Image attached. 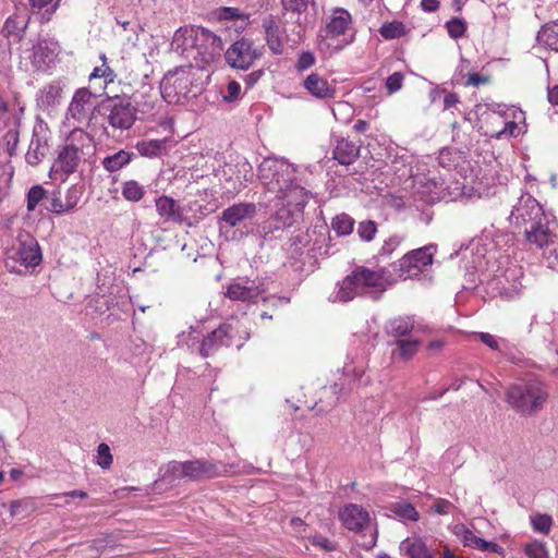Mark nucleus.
Wrapping results in <instances>:
<instances>
[{
  "label": "nucleus",
  "mask_w": 558,
  "mask_h": 558,
  "mask_svg": "<svg viewBox=\"0 0 558 558\" xmlns=\"http://www.w3.org/2000/svg\"><path fill=\"white\" fill-rule=\"evenodd\" d=\"M223 49L222 39L207 28L199 26H184L177 29V53L185 59L179 68H202L213 62Z\"/></svg>",
  "instance_id": "nucleus-1"
},
{
  "label": "nucleus",
  "mask_w": 558,
  "mask_h": 558,
  "mask_svg": "<svg viewBox=\"0 0 558 558\" xmlns=\"http://www.w3.org/2000/svg\"><path fill=\"white\" fill-rule=\"evenodd\" d=\"M510 222L517 228H524L525 240L538 248L553 244L554 231L542 205L531 194H522L513 205Z\"/></svg>",
  "instance_id": "nucleus-2"
},
{
  "label": "nucleus",
  "mask_w": 558,
  "mask_h": 558,
  "mask_svg": "<svg viewBox=\"0 0 558 558\" xmlns=\"http://www.w3.org/2000/svg\"><path fill=\"white\" fill-rule=\"evenodd\" d=\"M548 395L547 386L541 379L529 377L508 387L506 401L517 413L533 415L544 408Z\"/></svg>",
  "instance_id": "nucleus-3"
},
{
  "label": "nucleus",
  "mask_w": 558,
  "mask_h": 558,
  "mask_svg": "<svg viewBox=\"0 0 558 558\" xmlns=\"http://www.w3.org/2000/svg\"><path fill=\"white\" fill-rule=\"evenodd\" d=\"M93 149L92 140L82 131H74L51 167L54 179L64 180L75 172L80 161Z\"/></svg>",
  "instance_id": "nucleus-4"
},
{
  "label": "nucleus",
  "mask_w": 558,
  "mask_h": 558,
  "mask_svg": "<svg viewBox=\"0 0 558 558\" xmlns=\"http://www.w3.org/2000/svg\"><path fill=\"white\" fill-rule=\"evenodd\" d=\"M287 185L277 193L282 208L276 213V219L280 221L276 229L291 226L293 215L301 213L310 198L308 192L296 182V179Z\"/></svg>",
  "instance_id": "nucleus-5"
},
{
  "label": "nucleus",
  "mask_w": 558,
  "mask_h": 558,
  "mask_svg": "<svg viewBox=\"0 0 558 558\" xmlns=\"http://www.w3.org/2000/svg\"><path fill=\"white\" fill-rule=\"evenodd\" d=\"M296 168L284 159L268 157L258 166V178L269 191L278 193L295 180Z\"/></svg>",
  "instance_id": "nucleus-6"
},
{
  "label": "nucleus",
  "mask_w": 558,
  "mask_h": 558,
  "mask_svg": "<svg viewBox=\"0 0 558 558\" xmlns=\"http://www.w3.org/2000/svg\"><path fill=\"white\" fill-rule=\"evenodd\" d=\"M352 278L357 281L362 295L368 296L372 300H378L395 282V279L391 278L389 271L385 268L369 269L360 266L352 271Z\"/></svg>",
  "instance_id": "nucleus-7"
},
{
  "label": "nucleus",
  "mask_w": 558,
  "mask_h": 558,
  "mask_svg": "<svg viewBox=\"0 0 558 558\" xmlns=\"http://www.w3.org/2000/svg\"><path fill=\"white\" fill-rule=\"evenodd\" d=\"M226 328H217L211 331L206 338H202V333L195 329H191L186 336L184 332L178 336L180 343H185L192 351L197 350L202 356L207 357L214 354L220 347L230 344L231 341H227L225 336L227 335Z\"/></svg>",
  "instance_id": "nucleus-8"
},
{
  "label": "nucleus",
  "mask_w": 558,
  "mask_h": 558,
  "mask_svg": "<svg viewBox=\"0 0 558 558\" xmlns=\"http://www.w3.org/2000/svg\"><path fill=\"white\" fill-rule=\"evenodd\" d=\"M8 259L20 263L25 267H35L41 262L40 247L29 233L21 231L13 244L7 248Z\"/></svg>",
  "instance_id": "nucleus-9"
},
{
  "label": "nucleus",
  "mask_w": 558,
  "mask_h": 558,
  "mask_svg": "<svg viewBox=\"0 0 558 558\" xmlns=\"http://www.w3.org/2000/svg\"><path fill=\"white\" fill-rule=\"evenodd\" d=\"M523 270L519 266L509 267L501 275L488 281V289L494 296L510 301L521 295Z\"/></svg>",
  "instance_id": "nucleus-10"
},
{
  "label": "nucleus",
  "mask_w": 558,
  "mask_h": 558,
  "mask_svg": "<svg viewBox=\"0 0 558 558\" xmlns=\"http://www.w3.org/2000/svg\"><path fill=\"white\" fill-rule=\"evenodd\" d=\"M326 39L341 38V45L338 49H342L354 40V32L352 28V16L350 12L343 8H335L327 17L326 27L323 29Z\"/></svg>",
  "instance_id": "nucleus-11"
},
{
  "label": "nucleus",
  "mask_w": 558,
  "mask_h": 558,
  "mask_svg": "<svg viewBox=\"0 0 558 558\" xmlns=\"http://www.w3.org/2000/svg\"><path fill=\"white\" fill-rule=\"evenodd\" d=\"M263 47H256L248 38H241L233 43L226 51L227 63L238 70H247L263 56Z\"/></svg>",
  "instance_id": "nucleus-12"
},
{
  "label": "nucleus",
  "mask_w": 558,
  "mask_h": 558,
  "mask_svg": "<svg viewBox=\"0 0 558 558\" xmlns=\"http://www.w3.org/2000/svg\"><path fill=\"white\" fill-rule=\"evenodd\" d=\"M266 290V282L262 278L238 277L228 284L226 296L232 301L256 303Z\"/></svg>",
  "instance_id": "nucleus-13"
},
{
  "label": "nucleus",
  "mask_w": 558,
  "mask_h": 558,
  "mask_svg": "<svg viewBox=\"0 0 558 558\" xmlns=\"http://www.w3.org/2000/svg\"><path fill=\"white\" fill-rule=\"evenodd\" d=\"M435 246L427 245L405 254L398 263V276L401 279L414 278L433 263Z\"/></svg>",
  "instance_id": "nucleus-14"
},
{
  "label": "nucleus",
  "mask_w": 558,
  "mask_h": 558,
  "mask_svg": "<svg viewBox=\"0 0 558 558\" xmlns=\"http://www.w3.org/2000/svg\"><path fill=\"white\" fill-rule=\"evenodd\" d=\"M253 167L242 157L226 162L221 169V177L233 190H241L253 179Z\"/></svg>",
  "instance_id": "nucleus-15"
},
{
  "label": "nucleus",
  "mask_w": 558,
  "mask_h": 558,
  "mask_svg": "<svg viewBox=\"0 0 558 558\" xmlns=\"http://www.w3.org/2000/svg\"><path fill=\"white\" fill-rule=\"evenodd\" d=\"M49 130L47 125L40 121L33 128L31 143L25 155L26 162L31 166H37L47 156L49 151Z\"/></svg>",
  "instance_id": "nucleus-16"
},
{
  "label": "nucleus",
  "mask_w": 558,
  "mask_h": 558,
  "mask_svg": "<svg viewBox=\"0 0 558 558\" xmlns=\"http://www.w3.org/2000/svg\"><path fill=\"white\" fill-rule=\"evenodd\" d=\"M256 216L254 203H238L226 208L220 217L221 228H245L247 221Z\"/></svg>",
  "instance_id": "nucleus-17"
},
{
  "label": "nucleus",
  "mask_w": 558,
  "mask_h": 558,
  "mask_svg": "<svg viewBox=\"0 0 558 558\" xmlns=\"http://www.w3.org/2000/svg\"><path fill=\"white\" fill-rule=\"evenodd\" d=\"M94 97L87 88L77 89L69 106L68 119H73L77 123L86 122L95 108Z\"/></svg>",
  "instance_id": "nucleus-18"
},
{
  "label": "nucleus",
  "mask_w": 558,
  "mask_h": 558,
  "mask_svg": "<svg viewBox=\"0 0 558 558\" xmlns=\"http://www.w3.org/2000/svg\"><path fill=\"white\" fill-rule=\"evenodd\" d=\"M60 51L59 43L53 39L39 40L32 49L29 57L34 68L45 71L54 63Z\"/></svg>",
  "instance_id": "nucleus-19"
},
{
  "label": "nucleus",
  "mask_w": 558,
  "mask_h": 558,
  "mask_svg": "<svg viewBox=\"0 0 558 558\" xmlns=\"http://www.w3.org/2000/svg\"><path fill=\"white\" fill-rule=\"evenodd\" d=\"M339 519L344 527L353 532H362L369 526V513L361 506L350 504L339 511Z\"/></svg>",
  "instance_id": "nucleus-20"
},
{
  "label": "nucleus",
  "mask_w": 558,
  "mask_h": 558,
  "mask_svg": "<svg viewBox=\"0 0 558 558\" xmlns=\"http://www.w3.org/2000/svg\"><path fill=\"white\" fill-rule=\"evenodd\" d=\"M262 27L265 34V41L275 56H280L286 49V29L282 28L274 16L269 15L263 20Z\"/></svg>",
  "instance_id": "nucleus-21"
},
{
  "label": "nucleus",
  "mask_w": 558,
  "mask_h": 558,
  "mask_svg": "<svg viewBox=\"0 0 558 558\" xmlns=\"http://www.w3.org/2000/svg\"><path fill=\"white\" fill-rule=\"evenodd\" d=\"M304 89L317 99H331L336 96V85L320 74L313 72L303 81Z\"/></svg>",
  "instance_id": "nucleus-22"
},
{
  "label": "nucleus",
  "mask_w": 558,
  "mask_h": 558,
  "mask_svg": "<svg viewBox=\"0 0 558 558\" xmlns=\"http://www.w3.org/2000/svg\"><path fill=\"white\" fill-rule=\"evenodd\" d=\"M28 22L25 12H15L5 20L1 34L10 44H17L24 38Z\"/></svg>",
  "instance_id": "nucleus-23"
},
{
  "label": "nucleus",
  "mask_w": 558,
  "mask_h": 558,
  "mask_svg": "<svg viewBox=\"0 0 558 558\" xmlns=\"http://www.w3.org/2000/svg\"><path fill=\"white\" fill-rule=\"evenodd\" d=\"M135 121V110L131 104L119 102L112 106L108 116V123L118 130L130 129Z\"/></svg>",
  "instance_id": "nucleus-24"
},
{
  "label": "nucleus",
  "mask_w": 558,
  "mask_h": 558,
  "mask_svg": "<svg viewBox=\"0 0 558 558\" xmlns=\"http://www.w3.org/2000/svg\"><path fill=\"white\" fill-rule=\"evenodd\" d=\"M173 141L170 137L160 140H143L135 146L138 154L147 158H161L170 153Z\"/></svg>",
  "instance_id": "nucleus-25"
},
{
  "label": "nucleus",
  "mask_w": 558,
  "mask_h": 558,
  "mask_svg": "<svg viewBox=\"0 0 558 558\" xmlns=\"http://www.w3.org/2000/svg\"><path fill=\"white\" fill-rule=\"evenodd\" d=\"M181 473L183 476L199 480L214 477L219 474V470L211 462L194 460L181 463Z\"/></svg>",
  "instance_id": "nucleus-26"
},
{
  "label": "nucleus",
  "mask_w": 558,
  "mask_h": 558,
  "mask_svg": "<svg viewBox=\"0 0 558 558\" xmlns=\"http://www.w3.org/2000/svg\"><path fill=\"white\" fill-rule=\"evenodd\" d=\"M401 555L408 558H436L425 539L420 536H411L403 539L399 545Z\"/></svg>",
  "instance_id": "nucleus-27"
},
{
  "label": "nucleus",
  "mask_w": 558,
  "mask_h": 558,
  "mask_svg": "<svg viewBox=\"0 0 558 558\" xmlns=\"http://www.w3.org/2000/svg\"><path fill=\"white\" fill-rule=\"evenodd\" d=\"M361 295L362 293L357 287V281L352 278L351 272L336 286L333 292L329 296V300L332 302H348Z\"/></svg>",
  "instance_id": "nucleus-28"
},
{
  "label": "nucleus",
  "mask_w": 558,
  "mask_h": 558,
  "mask_svg": "<svg viewBox=\"0 0 558 558\" xmlns=\"http://www.w3.org/2000/svg\"><path fill=\"white\" fill-rule=\"evenodd\" d=\"M360 155V147L345 138H338L333 148V158L341 165L353 163Z\"/></svg>",
  "instance_id": "nucleus-29"
},
{
  "label": "nucleus",
  "mask_w": 558,
  "mask_h": 558,
  "mask_svg": "<svg viewBox=\"0 0 558 558\" xmlns=\"http://www.w3.org/2000/svg\"><path fill=\"white\" fill-rule=\"evenodd\" d=\"M461 541L464 546L476 548L482 551L495 554H502L504 551L502 547L499 544L495 542L485 541L484 538L476 536L472 531L464 527L461 533Z\"/></svg>",
  "instance_id": "nucleus-30"
},
{
  "label": "nucleus",
  "mask_w": 558,
  "mask_h": 558,
  "mask_svg": "<svg viewBox=\"0 0 558 558\" xmlns=\"http://www.w3.org/2000/svg\"><path fill=\"white\" fill-rule=\"evenodd\" d=\"M415 329V320L412 316H398L386 323L385 330L389 336L401 338L410 335Z\"/></svg>",
  "instance_id": "nucleus-31"
},
{
  "label": "nucleus",
  "mask_w": 558,
  "mask_h": 558,
  "mask_svg": "<svg viewBox=\"0 0 558 558\" xmlns=\"http://www.w3.org/2000/svg\"><path fill=\"white\" fill-rule=\"evenodd\" d=\"M34 15H37L40 23L50 21L59 7L60 0H27Z\"/></svg>",
  "instance_id": "nucleus-32"
},
{
  "label": "nucleus",
  "mask_w": 558,
  "mask_h": 558,
  "mask_svg": "<svg viewBox=\"0 0 558 558\" xmlns=\"http://www.w3.org/2000/svg\"><path fill=\"white\" fill-rule=\"evenodd\" d=\"M219 328H226L228 332L225 336L227 341H231L230 344H225V347L234 345L238 350L241 349L244 342L250 338V333L246 328H242L240 322H233L221 325Z\"/></svg>",
  "instance_id": "nucleus-33"
},
{
  "label": "nucleus",
  "mask_w": 558,
  "mask_h": 558,
  "mask_svg": "<svg viewBox=\"0 0 558 558\" xmlns=\"http://www.w3.org/2000/svg\"><path fill=\"white\" fill-rule=\"evenodd\" d=\"M62 96V87L59 83L53 82L44 86L38 94V105L41 108H49L57 105Z\"/></svg>",
  "instance_id": "nucleus-34"
},
{
  "label": "nucleus",
  "mask_w": 558,
  "mask_h": 558,
  "mask_svg": "<svg viewBox=\"0 0 558 558\" xmlns=\"http://www.w3.org/2000/svg\"><path fill=\"white\" fill-rule=\"evenodd\" d=\"M133 154L121 149L112 155L106 156L101 160V165L108 172H116L131 162Z\"/></svg>",
  "instance_id": "nucleus-35"
},
{
  "label": "nucleus",
  "mask_w": 558,
  "mask_h": 558,
  "mask_svg": "<svg viewBox=\"0 0 558 558\" xmlns=\"http://www.w3.org/2000/svg\"><path fill=\"white\" fill-rule=\"evenodd\" d=\"M389 510L402 522H416L420 519V513L414 506L407 501L393 502L390 505Z\"/></svg>",
  "instance_id": "nucleus-36"
},
{
  "label": "nucleus",
  "mask_w": 558,
  "mask_h": 558,
  "mask_svg": "<svg viewBox=\"0 0 558 558\" xmlns=\"http://www.w3.org/2000/svg\"><path fill=\"white\" fill-rule=\"evenodd\" d=\"M396 345L398 347L400 359L410 361L417 353L421 341L417 339H400L396 341Z\"/></svg>",
  "instance_id": "nucleus-37"
},
{
  "label": "nucleus",
  "mask_w": 558,
  "mask_h": 558,
  "mask_svg": "<svg viewBox=\"0 0 558 558\" xmlns=\"http://www.w3.org/2000/svg\"><path fill=\"white\" fill-rule=\"evenodd\" d=\"M537 41L558 52V32L554 26H544L537 34Z\"/></svg>",
  "instance_id": "nucleus-38"
},
{
  "label": "nucleus",
  "mask_w": 558,
  "mask_h": 558,
  "mask_svg": "<svg viewBox=\"0 0 558 558\" xmlns=\"http://www.w3.org/2000/svg\"><path fill=\"white\" fill-rule=\"evenodd\" d=\"M145 190L135 180L125 181L122 185V196L130 202H138L143 198Z\"/></svg>",
  "instance_id": "nucleus-39"
},
{
  "label": "nucleus",
  "mask_w": 558,
  "mask_h": 558,
  "mask_svg": "<svg viewBox=\"0 0 558 558\" xmlns=\"http://www.w3.org/2000/svg\"><path fill=\"white\" fill-rule=\"evenodd\" d=\"M379 34L385 39H396L407 34L405 25L402 22L393 21L384 23L379 28Z\"/></svg>",
  "instance_id": "nucleus-40"
},
{
  "label": "nucleus",
  "mask_w": 558,
  "mask_h": 558,
  "mask_svg": "<svg viewBox=\"0 0 558 558\" xmlns=\"http://www.w3.org/2000/svg\"><path fill=\"white\" fill-rule=\"evenodd\" d=\"M331 226L337 234L348 235L353 231L354 220L347 214H340L332 219Z\"/></svg>",
  "instance_id": "nucleus-41"
},
{
  "label": "nucleus",
  "mask_w": 558,
  "mask_h": 558,
  "mask_svg": "<svg viewBox=\"0 0 558 558\" xmlns=\"http://www.w3.org/2000/svg\"><path fill=\"white\" fill-rule=\"evenodd\" d=\"M100 59L102 60L101 66H96L94 69L89 75V80L94 81L96 78H104L105 85H107L108 83H112L114 81L116 74L113 70L107 64V58L104 53L100 56Z\"/></svg>",
  "instance_id": "nucleus-42"
},
{
  "label": "nucleus",
  "mask_w": 558,
  "mask_h": 558,
  "mask_svg": "<svg viewBox=\"0 0 558 558\" xmlns=\"http://www.w3.org/2000/svg\"><path fill=\"white\" fill-rule=\"evenodd\" d=\"M156 210L165 221L170 220L174 215V199L168 196H160L156 199Z\"/></svg>",
  "instance_id": "nucleus-43"
},
{
  "label": "nucleus",
  "mask_w": 558,
  "mask_h": 558,
  "mask_svg": "<svg viewBox=\"0 0 558 558\" xmlns=\"http://www.w3.org/2000/svg\"><path fill=\"white\" fill-rule=\"evenodd\" d=\"M523 550L529 558H548L546 545L539 541H532L525 544Z\"/></svg>",
  "instance_id": "nucleus-44"
},
{
  "label": "nucleus",
  "mask_w": 558,
  "mask_h": 558,
  "mask_svg": "<svg viewBox=\"0 0 558 558\" xmlns=\"http://www.w3.org/2000/svg\"><path fill=\"white\" fill-rule=\"evenodd\" d=\"M533 530L543 534H548L553 525V519L548 514H534L530 518Z\"/></svg>",
  "instance_id": "nucleus-45"
},
{
  "label": "nucleus",
  "mask_w": 558,
  "mask_h": 558,
  "mask_svg": "<svg viewBox=\"0 0 558 558\" xmlns=\"http://www.w3.org/2000/svg\"><path fill=\"white\" fill-rule=\"evenodd\" d=\"M173 74L171 71L167 72L160 82V94L165 101L172 104L174 98V87L172 84Z\"/></svg>",
  "instance_id": "nucleus-46"
},
{
  "label": "nucleus",
  "mask_w": 558,
  "mask_h": 558,
  "mask_svg": "<svg viewBox=\"0 0 558 558\" xmlns=\"http://www.w3.org/2000/svg\"><path fill=\"white\" fill-rule=\"evenodd\" d=\"M446 28L451 38L458 39L464 35L466 24L462 19L453 17L446 23Z\"/></svg>",
  "instance_id": "nucleus-47"
},
{
  "label": "nucleus",
  "mask_w": 558,
  "mask_h": 558,
  "mask_svg": "<svg viewBox=\"0 0 558 558\" xmlns=\"http://www.w3.org/2000/svg\"><path fill=\"white\" fill-rule=\"evenodd\" d=\"M403 238L398 234L389 236L387 240H385L384 244L379 248L378 256L389 257L397 250V247L401 244Z\"/></svg>",
  "instance_id": "nucleus-48"
},
{
  "label": "nucleus",
  "mask_w": 558,
  "mask_h": 558,
  "mask_svg": "<svg viewBox=\"0 0 558 558\" xmlns=\"http://www.w3.org/2000/svg\"><path fill=\"white\" fill-rule=\"evenodd\" d=\"M377 232V226L373 220H364L359 223L357 233L363 241H372Z\"/></svg>",
  "instance_id": "nucleus-49"
},
{
  "label": "nucleus",
  "mask_w": 558,
  "mask_h": 558,
  "mask_svg": "<svg viewBox=\"0 0 558 558\" xmlns=\"http://www.w3.org/2000/svg\"><path fill=\"white\" fill-rule=\"evenodd\" d=\"M113 462V457L107 444L101 442L97 447V464L102 469H109Z\"/></svg>",
  "instance_id": "nucleus-50"
},
{
  "label": "nucleus",
  "mask_w": 558,
  "mask_h": 558,
  "mask_svg": "<svg viewBox=\"0 0 558 558\" xmlns=\"http://www.w3.org/2000/svg\"><path fill=\"white\" fill-rule=\"evenodd\" d=\"M46 191L40 185H34L31 187L27 194V210L33 211L38 203L44 199Z\"/></svg>",
  "instance_id": "nucleus-51"
},
{
  "label": "nucleus",
  "mask_w": 558,
  "mask_h": 558,
  "mask_svg": "<svg viewBox=\"0 0 558 558\" xmlns=\"http://www.w3.org/2000/svg\"><path fill=\"white\" fill-rule=\"evenodd\" d=\"M222 97L227 102L239 100L242 97L241 85L236 81H230Z\"/></svg>",
  "instance_id": "nucleus-52"
},
{
  "label": "nucleus",
  "mask_w": 558,
  "mask_h": 558,
  "mask_svg": "<svg viewBox=\"0 0 558 558\" xmlns=\"http://www.w3.org/2000/svg\"><path fill=\"white\" fill-rule=\"evenodd\" d=\"M404 75L401 72H393L386 80V88L388 94L397 93L403 85Z\"/></svg>",
  "instance_id": "nucleus-53"
},
{
  "label": "nucleus",
  "mask_w": 558,
  "mask_h": 558,
  "mask_svg": "<svg viewBox=\"0 0 558 558\" xmlns=\"http://www.w3.org/2000/svg\"><path fill=\"white\" fill-rule=\"evenodd\" d=\"M218 20L232 21L243 16L241 11L236 8L223 7L219 8L215 12Z\"/></svg>",
  "instance_id": "nucleus-54"
},
{
  "label": "nucleus",
  "mask_w": 558,
  "mask_h": 558,
  "mask_svg": "<svg viewBox=\"0 0 558 558\" xmlns=\"http://www.w3.org/2000/svg\"><path fill=\"white\" fill-rule=\"evenodd\" d=\"M286 11L301 13L305 11L313 0H281Z\"/></svg>",
  "instance_id": "nucleus-55"
},
{
  "label": "nucleus",
  "mask_w": 558,
  "mask_h": 558,
  "mask_svg": "<svg viewBox=\"0 0 558 558\" xmlns=\"http://www.w3.org/2000/svg\"><path fill=\"white\" fill-rule=\"evenodd\" d=\"M308 541L311 542L312 545L319 547L325 551H332L337 547L336 543L331 542L330 539L320 534L311 536Z\"/></svg>",
  "instance_id": "nucleus-56"
},
{
  "label": "nucleus",
  "mask_w": 558,
  "mask_h": 558,
  "mask_svg": "<svg viewBox=\"0 0 558 558\" xmlns=\"http://www.w3.org/2000/svg\"><path fill=\"white\" fill-rule=\"evenodd\" d=\"M316 62L315 56L310 51H303L300 53L295 68L298 71H305L312 68Z\"/></svg>",
  "instance_id": "nucleus-57"
},
{
  "label": "nucleus",
  "mask_w": 558,
  "mask_h": 558,
  "mask_svg": "<svg viewBox=\"0 0 558 558\" xmlns=\"http://www.w3.org/2000/svg\"><path fill=\"white\" fill-rule=\"evenodd\" d=\"M70 207L64 206L59 197H50L46 201V209L54 213V214H62L65 210H68Z\"/></svg>",
  "instance_id": "nucleus-58"
},
{
  "label": "nucleus",
  "mask_w": 558,
  "mask_h": 558,
  "mask_svg": "<svg viewBox=\"0 0 558 558\" xmlns=\"http://www.w3.org/2000/svg\"><path fill=\"white\" fill-rule=\"evenodd\" d=\"M480 340L492 350L500 351V341L488 332L476 333Z\"/></svg>",
  "instance_id": "nucleus-59"
},
{
  "label": "nucleus",
  "mask_w": 558,
  "mask_h": 558,
  "mask_svg": "<svg viewBox=\"0 0 558 558\" xmlns=\"http://www.w3.org/2000/svg\"><path fill=\"white\" fill-rule=\"evenodd\" d=\"M489 82V77L487 75H482L478 73H469L465 85L478 87L481 85H485Z\"/></svg>",
  "instance_id": "nucleus-60"
},
{
  "label": "nucleus",
  "mask_w": 558,
  "mask_h": 558,
  "mask_svg": "<svg viewBox=\"0 0 558 558\" xmlns=\"http://www.w3.org/2000/svg\"><path fill=\"white\" fill-rule=\"evenodd\" d=\"M438 162L441 167L450 169L454 166V160L452 158V153L449 149H442L438 156Z\"/></svg>",
  "instance_id": "nucleus-61"
},
{
  "label": "nucleus",
  "mask_w": 558,
  "mask_h": 558,
  "mask_svg": "<svg viewBox=\"0 0 558 558\" xmlns=\"http://www.w3.org/2000/svg\"><path fill=\"white\" fill-rule=\"evenodd\" d=\"M452 507L453 505L449 500L437 499L433 506V509L438 514H448Z\"/></svg>",
  "instance_id": "nucleus-62"
},
{
  "label": "nucleus",
  "mask_w": 558,
  "mask_h": 558,
  "mask_svg": "<svg viewBox=\"0 0 558 558\" xmlns=\"http://www.w3.org/2000/svg\"><path fill=\"white\" fill-rule=\"evenodd\" d=\"M202 159V157H199L197 154H192V155H189L186 157H181L180 161L182 163V168L185 169H192L194 168L198 161Z\"/></svg>",
  "instance_id": "nucleus-63"
},
{
  "label": "nucleus",
  "mask_w": 558,
  "mask_h": 558,
  "mask_svg": "<svg viewBox=\"0 0 558 558\" xmlns=\"http://www.w3.org/2000/svg\"><path fill=\"white\" fill-rule=\"evenodd\" d=\"M460 102L459 96L456 93H447L444 97V109L448 110Z\"/></svg>",
  "instance_id": "nucleus-64"
}]
</instances>
